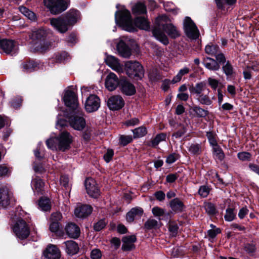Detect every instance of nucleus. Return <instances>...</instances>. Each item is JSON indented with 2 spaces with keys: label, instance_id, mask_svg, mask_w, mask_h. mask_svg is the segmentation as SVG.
<instances>
[{
  "label": "nucleus",
  "instance_id": "ea45409f",
  "mask_svg": "<svg viewBox=\"0 0 259 259\" xmlns=\"http://www.w3.org/2000/svg\"><path fill=\"white\" fill-rule=\"evenodd\" d=\"M190 71V69L188 67H184L183 68L181 69L178 72V73L176 75L172 80L171 81V82L172 83H175L176 82H178L180 81L183 75H185V74L189 73Z\"/></svg>",
  "mask_w": 259,
  "mask_h": 259
},
{
  "label": "nucleus",
  "instance_id": "49530a36",
  "mask_svg": "<svg viewBox=\"0 0 259 259\" xmlns=\"http://www.w3.org/2000/svg\"><path fill=\"white\" fill-rule=\"evenodd\" d=\"M166 135L165 133H160L156 136V137L151 141V146L155 147L162 141L165 140Z\"/></svg>",
  "mask_w": 259,
  "mask_h": 259
},
{
  "label": "nucleus",
  "instance_id": "4be33fe9",
  "mask_svg": "<svg viewBox=\"0 0 259 259\" xmlns=\"http://www.w3.org/2000/svg\"><path fill=\"white\" fill-rule=\"evenodd\" d=\"M12 197L5 188H0V205L6 207L10 204Z\"/></svg>",
  "mask_w": 259,
  "mask_h": 259
},
{
  "label": "nucleus",
  "instance_id": "1a4fd4ad",
  "mask_svg": "<svg viewBox=\"0 0 259 259\" xmlns=\"http://www.w3.org/2000/svg\"><path fill=\"white\" fill-rule=\"evenodd\" d=\"M50 24L56 30L62 33L66 32L70 26L67 20L65 17L51 19Z\"/></svg>",
  "mask_w": 259,
  "mask_h": 259
},
{
  "label": "nucleus",
  "instance_id": "a19ab883",
  "mask_svg": "<svg viewBox=\"0 0 259 259\" xmlns=\"http://www.w3.org/2000/svg\"><path fill=\"white\" fill-rule=\"evenodd\" d=\"M19 10L22 14L29 19L33 21L35 20L36 16L35 14L25 7H20Z\"/></svg>",
  "mask_w": 259,
  "mask_h": 259
},
{
  "label": "nucleus",
  "instance_id": "e433bc0d",
  "mask_svg": "<svg viewBox=\"0 0 259 259\" xmlns=\"http://www.w3.org/2000/svg\"><path fill=\"white\" fill-rule=\"evenodd\" d=\"M212 150L213 154L215 158L218 159L220 161H222L224 159L225 155L222 149L220 146L217 145L212 147Z\"/></svg>",
  "mask_w": 259,
  "mask_h": 259
},
{
  "label": "nucleus",
  "instance_id": "b1692460",
  "mask_svg": "<svg viewBox=\"0 0 259 259\" xmlns=\"http://www.w3.org/2000/svg\"><path fill=\"white\" fill-rule=\"evenodd\" d=\"M123 244L122 249L124 251H129L134 248L135 245L133 244L136 241L135 235L127 236L123 237Z\"/></svg>",
  "mask_w": 259,
  "mask_h": 259
},
{
  "label": "nucleus",
  "instance_id": "f3484780",
  "mask_svg": "<svg viewBox=\"0 0 259 259\" xmlns=\"http://www.w3.org/2000/svg\"><path fill=\"white\" fill-rule=\"evenodd\" d=\"M105 62L108 66L117 72L121 73L123 72L122 65L119 63L118 60L115 57L108 56L105 59Z\"/></svg>",
  "mask_w": 259,
  "mask_h": 259
},
{
  "label": "nucleus",
  "instance_id": "a211bd4d",
  "mask_svg": "<svg viewBox=\"0 0 259 259\" xmlns=\"http://www.w3.org/2000/svg\"><path fill=\"white\" fill-rule=\"evenodd\" d=\"M189 91L191 94L195 95L196 98L205 92L209 94L210 90L207 88L206 84L203 82L196 83L195 86H191L189 88Z\"/></svg>",
  "mask_w": 259,
  "mask_h": 259
},
{
  "label": "nucleus",
  "instance_id": "4468645a",
  "mask_svg": "<svg viewBox=\"0 0 259 259\" xmlns=\"http://www.w3.org/2000/svg\"><path fill=\"white\" fill-rule=\"evenodd\" d=\"M107 105L112 110H118L124 106V101L120 96L114 95L108 99Z\"/></svg>",
  "mask_w": 259,
  "mask_h": 259
},
{
  "label": "nucleus",
  "instance_id": "7ed1b4c3",
  "mask_svg": "<svg viewBox=\"0 0 259 259\" xmlns=\"http://www.w3.org/2000/svg\"><path fill=\"white\" fill-rule=\"evenodd\" d=\"M115 21H118L125 29L129 31L132 32L135 30L133 25L131 13L127 10H123L121 11L116 12L115 15Z\"/></svg>",
  "mask_w": 259,
  "mask_h": 259
},
{
  "label": "nucleus",
  "instance_id": "7c9ffc66",
  "mask_svg": "<svg viewBox=\"0 0 259 259\" xmlns=\"http://www.w3.org/2000/svg\"><path fill=\"white\" fill-rule=\"evenodd\" d=\"M134 24L140 29L148 30L150 28L149 23L144 17H139L134 20Z\"/></svg>",
  "mask_w": 259,
  "mask_h": 259
},
{
  "label": "nucleus",
  "instance_id": "69168bd1",
  "mask_svg": "<svg viewBox=\"0 0 259 259\" xmlns=\"http://www.w3.org/2000/svg\"><path fill=\"white\" fill-rule=\"evenodd\" d=\"M101 256V252L98 249H93L91 252V257L92 259H100Z\"/></svg>",
  "mask_w": 259,
  "mask_h": 259
},
{
  "label": "nucleus",
  "instance_id": "e2e57ef3",
  "mask_svg": "<svg viewBox=\"0 0 259 259\" xmlns=\"http://www.w3.org/2000/svg\"><path fill=\"white\" fill-rule=\"evenodd\" d=\"M106 225V223L105 221L104 220H101L95 224L94 228L96 231H100L105 227Z\"/></svg>",
  "mask_w": 259,
  "mask_h": 259
},
{
  "label": "nucleus",
  "instance_id": "680f3d73",
  "mask_svg": "<svg viewBox=\"0 0 259 259\" xmlns=\"http://www.w3.org/2000/svg\"><path fill=\"white\" fill-rule=\"evenodd\" d=\"M209 189L206 186H201L198 191L199 194L203 197H207L209 194Z\"/></svg>",
  "mask_w": 259,
  "mask_h": 259
},
{
  "label": "nucleus",
  "instance_id": "72a5a7b5",
  "mask_svg": "<svg viewBox=\"0 0 259 259\" xmlns=\"http://www.w3.org/2000/svg\"><path fill=\"white\" fill-rule=\"evenodd\" d=\"M133 13L136 15L146 13L147 10L145 5L142 3H138L132 8Z\"/></svg>",
  "mask_w": 259,
  "mask_h": 259
},
{
  "label": "nucleus",
  "instance_id": "f257e3e1",
  "mask_svg": "<svg viewBox=\"0 0 259 259\" xmlns=\"http://www.w3.org/2000/svg\"><path fill=\"white\" fill-rule=\"evenodd\" d=\"M167 17L166 16L158 17L156 19L157 27H155L152 33L154 37L163 44L166 45L168 44V40L167 36L160 30L162 28L168 35L172 38H176L180 35L179 31L176 27L171 24H165Z\"/></svg>",
  "mask_w": 259,
  "mask_h": 259
},
{
  "label": "nucleus",
  "instance_id": "393cba45",
  "mask_svg": "<svg viewBox=\"0 0 259 259\" xmlns=\"http://www.w3.org/2000/svg\"><path fill=\"white\" fill-rule=\"evenodd\" d=\"M45 183L39 178L36 177L31 181V187L35 194H42Z\"/></svg>",
  "mask_w": 259,
  "mask_h": 259
},
{
  "label": "nucleus",
  "instance_id": "39448f33",
  "mask_svg": "<svg viewBox=\"0 0 259 259\" xmlns=\"http://www.w3.org/2000/svg\"><path fill=\"white\" fill-rule=\"evenodd\" d=\"M44 3L51 13L54 15L63 12L68 8L67 3L64 0H44Z\"/></svg>",
  "mask_w": 259,
  "mask_h": 259
},
{
  "label": "nucleus",
  "instance_id": "dca6fc26",
  "mask_svg": "<svg viewBox=\"0 0 259 259\" xmlns=\"http://www.w3.org/2000/svg\"><path fill=\"white\" fill-rule=\"evenodd\" d=\"M119 88L121 92L127 96H132L136 93L135 86L126 79H121L120 80Z\"/></svg>",
  "mask_w": 259,
  "mask_h": 259
},
{
  "label": "nucleus",
  "instance_id": "37998d69",
  "mask_svg": "<svg viewBox=\"0 0 259 259\" xmlns=\"http://www.w3.org/2000/svg\"><path fill=\"white\" fill-rule=\"evenodd\" d=\"M222 69L224 73L228 77L231 76L234 73L233 67L228 61L223 64Z\"/></svg>",
  "mask_w": 259,
  "mask_h": 259
},
{
  "label": "nucleus",
  "instance_id": "a878e982",
  "mask_svg": "<svg viewBox=\"0 0 259 259\" xmlns=\"http://www.w3.org/2000/svg\"><path fill=\"white\" fill-rule=\"evenodd\" d=\"M143 213V210L142 208L136 207L133 208L126 214V220L127 222H133L136 217H140Z\"/></svg>",
  "mask_w": 259,
  "mask_h": 259
},
{
  "label": "nucleus",
  "instance_id": "c756f323",
  "mask_svg": "<svg viewBox=\"0 0 259 259\" xmlns=\"http://www.w3.org/2000/svg\"><path fill=\"white\" fill-rule=\"evenodd\" d=\"M118 52L119 54L124 58H128L131 55L130 49L123 41H120L117 46Z\"/></svg>",
  "mask_w": 259,
  "mask_h": 259
},
{
  "label": "nucleus",
  "instance_id": "20e7f679",
  "mask_svg": "<svg viewBox=\"0 0 259 259\" xmlns=\"http://www.w3.org/2000/svg\"><path fill=\"white\" fill-rule=\"evenodd\" d=\"M83 115V114L81 109L73 111L68 117L70 125L75 130H82L85 126V121Z\"/></svg>",
  "mask_w": 259,
  "mask_h": 259
},
{
  "label": "nucleus",
  "instance_id": "c85d7f7f",
  "mask_svg": "<svg viewBox=\"0 0 259 259\" xmlns=\"http://www.w3.org/2000/svg\"><path fill=\"white\" fill-rule=\"evenodd\" d=\"M47 32L43 28L35 29L32 31L30 37L34 40H40L46 37Z\"/></svg>",
  "mask_w": 259,
  "mask_h": 259
},
{
  "label": "nucleus",
  "instance_id": "052dcab7",
  "mask_svg": "<svg viewBox=\"0 0 259 259\" xmlns=\"http://www.w3.org/2000/svg\"><path fill=\"white\" fill-rule=\"evenodd\" d=\"M60 184L66 189L70 188L69 184V179L67 176H62L60 178Z\"/></svg>",
  "mask_w": 259,
  "mask_h": 259
},
{
  "label": "nucleus",
  "instance_id": "aec40b11",
  "mask_svg": "<svg viewBox=\"0 0 259 259\" xmlns=\"http://www.w3.org/2000/svg\"><path fill=\"white\" fill-rule=\"evenodd\" d=\"M92 211V207L89 205H78L74 210V214L78 218H85L90 215Z\"/></svg>",
  "mask_w": 259,
  "mask_h": 259
},
{
  "label": "nucleus",
  "instance_id": "c03bdc74",
  "mask_svg": "<svg viewBox=\"0 0 259 259\" xmlns=\"http://www.w3.org/2000/svg\"><path fill=\"white\" fill-rule=\"evenodd\" d=\"M38 205L43 211H48L51 209V204L50 199L48 198L40 199Z\"/></svg>",
  "mask_w": 259,
  "mask_h": 259
},
{
  "label": "nucleus",
  "instance_id": "9b49d317",
  "mask_svg": "<svg viewBox=\"0 0 259 259\" xmlns=\"http://www.w3.org/2000/svg\"><path fill=\"white\" fill-rule=\"evenodd\" d=\"M84 185L87 192L90 196L98 198L100 196V192L94 179L91 178H87L85 181Z\"/></svg>",
  "mask_w": 259,
  "mask_h": 259
},
{
  "label": "nucleus",
  "instance_id": "4c0bfd02",
  "mask_svg": "<svg viewBox=\"0 0 259 259\" xmlns=\"http://www.w3.org/2000/svg\"><path fill=\"white\" fill-rule=\"evenodd\" d=\"M220 50L218 46L212 44L207 45L205 48V53L212 56H214Z\"/></svg>",
  "mask_w": 259,
  "mask_h": 259
},
{
  "label": "nucleus",
  "instance_id": "de8ad7c7",
  "mask_svg": "<svg viewBox=\"0 0 259 259\" xmlns=\"http://www.w3.org/2000/svg\"><path fill=\"white\" fill-rule=\"evenodd\" d=\"M236 218V213L234 212V209L232 208H227L226 210V213L224 215V219L226 221L231 222Z\"/></svg>",
  "mask_w": 259,
  "mask_h": 259
},
{
  "label": "nucleus",
  "instance_id": "bf43d9fd",
  "mask_svg": "<svg viewBox=\"0 0 259 259\" xmlns=\"http://www.w3.org/2000/svg\"><path fill=\"white\" fill-rule=\"evenodd\" d=\"M180 155L175 153L169 155L166 160L168 164H172L180 158Z\"/></svg>",
  "mask_w": 259,
  "mask_h": 259
},
{
  "label": "nucleus",
  "instance_id": "4d7b16f0",
  "mask_svg": "<svg viewBox=\"0 0 259 259\" xmlns=\"http://www.w3.org/2000/svg\"><path fill=\"white\" fill-rule=\"evenodd\" d=\"M133 141L132 136L122 135L120 137L119 141L121 145L125 146Z\"/></svg>",
  "mask_w": 259,
  "mask_h": 259
},
{
  "label": "nucleus",
  "instance_id": "c9c22d12",
  "mask_svg": "<svg viewBox=\"0 0 259 259\" xmlns=\"http://www.w3.org/2000/svg\"><path fill=\"white\" fill-rule=\"evenodd\" d=\"M207 92L199 95L196 98V99L201 104L206 105H210L212 102L210 98L208 96Z\"/></svg>",
  "mask_w": 259,
  "mask_h": 259
},
{
  "label": "nucleus",
  "instance_id": "423d86ee",
  "mask_svg": "<svg viewBox=\"0 0 259 259\" xmlns=\"http://www.w3.org/2000/svg\"><path fill=\"white\" fill-rule=\"evenodd\" d=\"M13 230L15 235L21 240L27 238L30 234L29 227L23 220L17 221L14 225Z\"/></svg>",
  "mask_w": 259,
  "mask_h": 259
},
{
  "label": "nucleus",
  "instance_id": "f704fd0d",
  "mask_svg": "<svg viewBox=\"0 0 259 259\" xmlns=\"http://www.w3.org/2000/svg\"><path fill=\"white\" fill-rule=\"evenodd\" d=\"M170 205L171 209L175 211H181L184 207L183 203L178 198L171 200Z\"/></svg>",
  "mask_w": 259,
  "mask_h": 259
},
{
  "label": "nucleus",
  "instance_id": "8fccbe9b",
  "mask_svg": "<svg viewBox=\"0 0 259 259\" xmlns=\"http://www.w3.org/2000/svg\"><path fill=\"white\" fill-rule=\"evenodd\" d=\"M192 111L199 117H204L208 114V111L198 106H194L192 108Z\"/></svg>",
  "mask_w": 259,
  "mask_h": 259
},
{
  "label": "nucleus",
  "instance_id": "0eeeda50",
  "mask_svg": "<svg viewBox=\"0 0 259 259\" xmlns=\"http://www.w3.org/2000/svg\"><path fill=\"white\" fill-rule=\"evenodd\" d=\"M184 28L186 35L189 38L193 39H196L198 38L199 30L190 17L185 18L184 21Z\"/></svg>",
  "mask_w": 259,
  "mask_h": 259
},
{
  "label": "nucleus",
  "instance_id": "bb28decb",
  "mask_svg": "<svg viewBox=\"0 0 259 259\" xmlns=\"http://www.w3.org/2000/svg\"><path fill=\"white\" fill-rule=\"evenodd\" d=\"M64 17L70 25L76 23L80 19V12L76 10H71Z\"/></svg>",
  "mask_w": 259,
  "mask_h": 259
},
{
  "label": "nucleus",
  "instance_id": "0e129e2a",
  "mask_svg": "<svg viewBox=\"0 0 259 259\" xmlns=\"http://www.w3.org/2000/svg\"><path fill=\"white\" fill-rule=\"evenodd\" d=\"M62 218V215L61 212L56 211L51 214V222H59Z\"/></svg>",
  "mask_w": 259,
  "mask_h": 259
},
{
  "label": "nucleus",
  "instance_id": "864d4df0",
  "mask_svg": "<svg viewBox=\"0 0 259 259\" xmlns=\"http://www.w3.org/2000/svg\"><path fill=\"white\" fill-rule=\"evenodd\" d=\"M168 226V230L170 234L173 236H175L178 232L179 227L178 224L175 222H169Z\"/></svg>",
  "mask_w": 259,
  "mask_h": 259
},
{
  "label": "nucleus",
  "instance_id": "774afa93",
  "mask_svg": "<svg viewBox=\"0 0 259 259\" xmlns=\"http://www.w3.org/2000/svg\"><path fill=\"white\" fill-rule=\"evenodd\" d=\"M221 232V230L219 228H216L215 229H210L208 230L207 233L209 237L213 238L217 234L220 233Z\"/></svg>",
  "mask_w": 259,
  "mask_h": 259
},
{
  "label": "nucleus",
  "instance_id": "603ef678",
  "mask_svg": "<svg viewBox=\"0 0 259 259\" xmlns=\"http://www.w3.org/2000/svg\"><path fill=\"white\" fill-rule=\"evenodd\" d=\"M206 137L210 145L212 146V147L218 145L216 140V135L214 133L212 132H207Z\"/></svg>",
  "mask_w": 259,
  "mask_h": 259
},
{
  "label": "nucleus",
  "instance_id": "9d476101",
  "mask_svg": "<svg viewBox=\"0 0 259 259\" xmlns=\"http://www.w3.org/2000/svg\"><path fill=\"white\" fill-rule=\"evenodd\" d=\"M64 101L65 104L73 110V111L81 109L80 108L78 107V103L76 94L73 91H67L65 93Z\"/></svg>",
  "mask_w": 259,
  "mask_h": 259
},
{
  "label": "nucleus",
  "instance_id": "6e6552de",
  "mask_svg": "<svg viewBox=\"0 0 259 259\" xmlns=\"http://www.w3.org/2000/svg\"><path fill=\"white\" fill-rule=\"evenodd\" d=\"M58 138V148L60 150L65 151L70 147L72 142V137L69 133L65 131L62 132Z\"/></svg>",
  "mask_w": 259,
  "mask_h": 259
},
{
  "label": "nucleus",
  "instance_id": "cd10ccee",
  "mask_svg": "<svg viewBox=\"0 0 259 259\" xmlns=\"http://www.w3.org/2000/svg\"><path fill=\"white\" fill-rule=\"evenodd\" d=\"M203 64L207 69L212 71H217L220 68L219 63L209 57H207L204 60Z\"/></svg>",
  "mask_w": 259,
  "mask_h": 259
},
{
  "label": "nucleus",
  "instance_id": "473e14b6",
  "mask_svg": "<svg viewBox=\"0 0 259 259\" xmlns=\"http://www.w3.org/2000/svg\"><path fill=\"white\" fill-rule=\"evenodd\" d=\"M39 63L33 60L29 61L23 64V71L26 72H32L39 68Z\"/></svg>",
  "mask_w": 259,
  "mask_h": 259
},
{
  "label": "nucleus",
  "instance_id": "58836bf2",
  "mask_svg": "<svg viewBox=\"0 0 259 259\" xmlns=\"http://www.w3.org/2000/svg\"><path fill=\"white\" fill-rule=\"evenodd\" d=\"M188 151L192 154L198 155L202 152V147L201 144L193 143L188 148Z\"/></svg>",
  "mask_w": 259,
  "mask_h": 259
},
{
  "label": "nucleus",
  "instance_id": "6ab92c4d",
  "mask_svg": "<svg viewBox=\"0 0 259 259\" xmlns=\"http://www.w3.org/2000/svg\"><path fill=\"white\" fill-rule=\"evenodd\" d=\"M44 255L48 259H59L61 252L56 245L50 244L45 251Z\"/></svg>",
  "mask_w": 259,
  "mask_h": 259
},
{
  "label": "nucleus",
  "instance_id": "412c9836",
  "mask_svg": "<svg viewBox=\"0 0 259 259\" xmlns=\"http://www.w3.org/2000/svg\"><path fill=\"white\" fill-rule=\"evenodd\" d=\"M65 230L67 235L70 238L76 239L79 236L80 234L79 227L73 223L67 224L65 227Z\"/></svg>",
  "mask_w": 259,
  "mask_h": 259
},
{
  "label": "nucleus",
  "instance_id": "2eb2a0df",
  "mask_svg": "<svg viewBox=\"0 0 259 259\" xmlns=\"http://www.w3.org/2000/svg\"><path fill=\"white\" fill-rule=\"evenodd\" d=\"M120 82L115 74L110 72L106 77L105 80V87L110 91H114L119 85Z\"/></svg>",
  "mask_w": 259,
  "mask_h": 259
},
{
  "label": "nucleus",
  "instance_id": "ddd939ff",
  "mask_svg": "<svg viewBox=\"0 0 259 259\" xmlns=\"http://www.w3.org/2000/svg\"><path fill=\"white\" fill-rule=\"evenodd\" d=\"M17 48L14 40L7 39H0V52H4L6 54H12L16 53Z\"/></svg>",
  "mask_w": 259,
  "mask_h": 259
},
{
  "label": "nucleus",
  "instance_id": "338daca9",
  "mask_svg": "<svg viewBox=\"0 0 259 259\" xmlns=\"http://www.w3.org/2000/svg\"><path fill=\"white\" fill-rule=\"evenodd\" d=\"M67 58V53L65 52L61 53H58L55 55V59L57 62H61Z\"/></svg>",
  "mask_w": 259,
  "mask_h": 259
},
{
  "label": "nucleus",
  "instance_id": "f03ea898",
  "mask_svg": "<svg viewBox=\"0 0 259 259\" xmlns=\"http://www.w3.org/2000/svg\"><path fill=\"white\" fill-rule=\"evenodd\" d=\"M126 74L132 78L141 79L144 76L143 66L137 61H129L125 63Z\"/></svg>",
  "mask_w": 259,
  "mask_h": 259
},
{
  "label": "nucleus",
  "instance_id": "13d9d810",
  "mask_svg": "<svg viewBox=\"0 0 259 259\" xmlns=\"http://www.w3.org/2000/svg\"><path fill=\"white\" fill-rule=\"evenodd\" d=\"M216 59V61L220 64H225L227 61L225 56L223 53H222L220 50L218 53L214 56Z\"/></svg>",
  "mask_w": 259,
  "mask_h": 259
},
{
  "label": "nucleus",
  "instance_id": "a18cd8bd",
  "mask_svg": "<svg viewBox=\"0 0 259 259\" xmlns=\"http://www.w3.org/2000/svg\"><path fill=\"white\" fill-rule=\"evenodd\" d=\"M160 224L158 222L153 219H148L144 224V228L147 230H151L152 229H155L159 227Z\"/></svg>",
  "mask_w": 259,
  "mask_h": 259
},
{
  "label": "nucleus",
  "instance_id": "79ce46f5",
  "mask_svg": "<svg viewBox=\"0 0 259 259\" xmlns=\"http://www.w3.org/2000/svg\"><path fill=\"white\" fill-rule=\"evenodd\" d=\"M134 138H139L146 135L147 133V129L145 127L141 126L133 130Z\"/></svg>",
  "mask_w": 259,
  "mask_h": 259
},
{
  "label": "nucleus",
  "instance_id": "2f4dec72",
  "mask_svg": "<svg viewBox=\"0 0 259 259\" xmlns=\"http://www.w3.org/2000/svg\"><path fill=\"white\" fill-rule=\"evenodd\" d=\"M152 212L155 217H158L159 220L165 219V217L167 219L169 215V213H166L165 209L158 206L154 207L152 209Z\"/></svg>",
  "mask_w": 259,
  "mask_h": 259
},
{
  "label": "nucleus",
  "instance_id": "5fc2aeb1",
  "mask_svg": "<svg viewBox=\"0 0 259 259\" xmlns=\"http://www.w3.org/2000/svg\"><path fill=\"white\" fill-rule=\"evenodd\" d=\"M238 158L242 161H250L251 158V154L247 152H241L237 154Z\"/></svg>",
  "mask_w": 259,
  "mask_h": 259
},
{
  "label": "nucleus",
  "instance_id": "6e6d98bb",
  "mask_svg": "<svg viewBox=\"0 0 259 259\" xmlns=\"http://www.w3.org/2000/svg\"><path fill=\"white\" fill-rule=\"evenodd\" d=\"M206 211L210 215H214L217 212L214 205L211 203H207L204 205Z\"/></svg>",
  "mask_w": 259,
  "mask_h": 259
},
{
  "label": "nucleus",
  "instance_id": "f8f14e48",
  "mask_svg": "<svg viewBox=\"0 0 259 259\" xmlns=\"http://www.w3.org/2000/svg\"><path fill=\"white\" fill-rule=\"evenodd\" d=\"M100 106V99L95 95H91L86 100L84 107L88 112L97 111Z\"/></svg>",
  "mask_w": 259,
  "mask_h": 259
},
{
  "label": "nucleus",
  "instance_id": "3c124183",
  "mask_svg": "<svg viewBox=\"0 0 259 259\" xmlns=\"http://www.w3.org/2000/svg\"><path fill=\"white\" fill-rule=\"evenodd\" d=\"M46 144L48 148L55 150L58 147L57 137L50 138L46 141Z\"/></svg>",
  "mask_w": 259,
  "mask_h": 259
},
{
  "label": "nucleus",
  "instance_id": "5701e85b",
  "mask_svg": "<svg viewBox=\"0 0 259 259\" xmlns=\"http://www.w3.org/2000/svg\"><path fill=\"white\" fill-rule=\"evenodd\" d=\"M63 244L65 246V251L68 254L73 255L77 253L79 251V246L74 241H66Z\"/></svg>",
  "mask_w": 259,
  "mask_h": 259
},
{
  "label": "nucleus",
  "instance_id": "09e8293b",
  "mask_svg": "<svg viewBox=\"0 0 259 259\" xmlns=\"http://www.w3.org/2000/svg\"><path fill=\"white\" fill-rule=\"evenodd\" d=\"M179 126L180 127V128L172 135V137L176 139H178L182 137L187 132V131L186 126L184 124H180Z\"/></svg>",
  "mask_w": 259,
  "mask_h": 259
}]
</instances>
